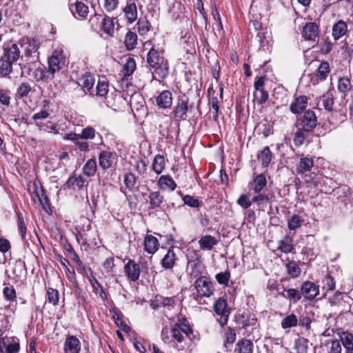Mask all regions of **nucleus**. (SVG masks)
Wrapping results in <instances>:
<instances>
[{"label": "nucleus", "mask_w": 353, "mask_h": 353, "mask_svg": "<svg viewBox=\"0 0 353 353\" xmlns=\"http://www.w3.org/2000/svg\"><path fill=\"white\" fill-rule=\"evenodd\" d=\"M47 296L49 303L56 305L59 303V294L57 290L49 288L47 290Z\"/></svg>", "instance_id": "13d9d810"}, {"label": "nucleus", "mask_w": 353, "mask_h": 353, "mask_svg": "<svg viewBox=\"0 0 353 353\" xmlns=\"http://www.w3.org/2000/svg\"><path fill=\"white\" fill-rule=\"evenodd\" d=\"M301 125L305 132H312L317 125V117L314 112L305 111L301 120Z\"/></svg>", "instance_id": "423d86ee"}, {"label": "nucleus", "mask_w": 353, "mask_h": 353, "mask_svg": "<svg viewBox=\"0 0 353 353\" xmlns=\"http://www.w3.org/2000/svg\"><path fill=\"white\" fill-rule=\"evenodd\" d=\"M35 196L37 198L41 205H42L43 210L48 213L50 214L51 212V209L50 207L48 199L46 194L43 192V189L38 190L36 188L34 191Z\"/></svg>", "instance_id": "473e14b6"}, {"label": "nucleus", "mask_w": 353, "mask_h": 353, "mask_svg": "<svg viewBox=\"0 0 353 353\" xmlns=\"http://www.w3.org/2000/svg\"><path fill=\"white\" fill-rule=\"evenodd\" d=\"M298 324V319L294 314H291L285 316L281 321V325L283 329L290 328L296 326Z\"/></svg>", "instance_id": "c03bdc74"}, {"label": "nucleus", "mask_w": 353, "mask_h": 353, "mask_svg": "<svg viewBox=\"0 0 353 353\" xmlns=\"http://www.w3.org/2000/svg\"><path fill=\"white\" fill-rule=\"evenodd\" d=\"M20 48L19 44L12 43L3 47V54L1 56L4 60H9L12 62L17 61L20 57Z\"/></svg>", "instance_id": "ddd939ff"}, {"label": "nucleus", "mask_w": 353, "mask_h": 353, "mask_svg": "<svg viewBox=\"0 0 353 353\" xmlns=\"http://www.w3.org/2000/svg\"><path fill=\"white\" fill-rule=\"evenodd\" d=\"M123 12L129 23H132L137 19V8L134 3H128L123 8Z\"/></svg>", "instance_id": "c85d7f7f"}, {"label": "nucleus", "mask_w": 353, "mask_h": 353, "mask_svg": "<svg viewBox=\"0 0 353 353\" xmlns=\"http://www.w3.org/2000/svg\"><path fill=\"white\" fill-rule=\"evenodd\" d=\"M102 28L105 33L112 36L114 32V23L113 19L105 16L103 19Z\"/></svg>", "instance_id": "de8ad7c7"}, {"label": "nucleus", "mask_w": 353, "mask_h": 353, "mask_svg": "<svg viewBox=\"0 0 353 353\" xmlns=\"http://www.w3.org/2000/svg\"><path fill=\"white\" fill-rule=\"evenodd\" d=\"M5 299L8 301H14L17 299L16 290L13 287L6 286L3 290Z\"/></svg>", "instance_id": "052dcab7"}, {"label": "nucleus", "mask_w": 353, "mask_h": 353, "mask_svg": "<svg viewBox=\"0 0 353 353\" xmlns=\"http://www.w3.org/2000/svg\"><path fill=\"white\" fill-rule=\"evenodd\" d=\"M266 80L265 76L257 77L254 83L253 101L260 105L265 103L269 98L268 92L264 88Z\"/></svg>", "instance_id": "f03ea898"}, {"label": "nucleus", "mask_w": 353, "mask_h": 353, "mask_svg": "<svg viewBox=\"0 0 353 353\" xmlns=\"http://www.w3.org/2000/svg\"><path fill=\"white\" fill-rule=\"evenodd\" d=\"M327 353H342V347L338 340H330L326 345Z\"/></svg>", "instance_id": "8fccbe9b"}, {"label": "nucleus", "mask_w": 353, "mask_h": 353, "mask_svg": "<svg viewBox=\"0 0 353 353\" xmlns=\"http://www.w3.org/2000/svg\"><path fill=\"white\" fill-rule=\"evenodd\" d=\"M19 344L12 339L0 337V353H17Z\"/></svg>", "instance_id": "2eb2a0df"}, {"label": "nucleus", "mask_w": 353, "mask_h": 353, "mask_svg": "<svg viewBox=\"0 0 353 353\" xmlns=\"http://www.w3.org/2000/svg\"><path fill=\"white\" fill-rule=\"evenodd\" d=\"M340 338L345 350H353V334L352 333L343 332Z\"/></svg>", "instance_id": "ea45409f"}, {"label": "nucleus", "mask_w": 353, "mask_h": 353, "mask_svg": "<svg viewBox=\"0 0 353 353\" xmlns=\"http://www.w3.org/2000/svg\"><path fill=\"white\" fill-rule=\"evenodd\" d=\"M254 344L250 340L241 339L234 348V353H253Z\"/></svg>", "instance_id": "a878e982"}, {"label": "nucleus", "mask_w": 353, "mask_h": 353, "mask_svg": "<svg viewBox=\"0 0 353 353\" xmlns=\"http://www.w3.org/2000/svg\"><path fill=\"white\" fill-rule=\"evenodd\" d=\"M136 180L137 178L134 174L127 173L124 176V184L128 189L132 190L136 183Z\"/></svg>", "instance_id": "0e129e2a"}, {"label": "nucleus", "mask_w": 353, "mask_h": 353, "mask_svg": "<svg viewBox=\"0 0 353 353\" xmlns=\"http://www.w3.org/2000/svg\"><path fill=\"white\" fill-rule=\"evenodd\" d=\"M63 139L65 140H70L73 141L75 146L79 149L81 152H88L90 150L89 143L83 141V139H81L77 133H68L66 134Z\"/></svg>", "instance_id": "6ab92c4d"}, {"label": "nucleus", "mask_w": 353, "mask_h": 353, "mask_svg": "<svg viewBox=\"0 0 353 353\" xmlns=\"http://www.w3.org/2000/svg\"><path fill=\"white\" fill-rule=\"evenodd\" d=\"M215 279L220 285L228 286L230 279V273L228 270L219 272L215 275Z\"/></svg>", "instance_id": "6e6d98bb"}, {"label": "nucleus", "mask_w": 353, "mask_h": 353, "mask_svg": "<svg viewBox=\"0 0 353 353\" xmlns=\"http://www.w3.org/2000/svg\"><path fill=\"white\" fill-rule=\"evenodd\" d=\"M156 301L158 303V306H170L174 303V300L172 297H157Z\"/></svg>", "instance_id": "338daca9"}, {"label": "nucleus", "mask_w": 353, "mask_h": 353, "mask_svg": "<svg viewBox=\"0 0 353 353\" xmlns=\"http://www.w3.org/2000/svg\"><path fill=\"white\" fill-rule=\"evenodd\" d=\"M272 153L268 146H266L263 150L258 154L259 159L261 161L263 166L269 165L272 161Z\"/></svg>", "instance_id": "49530a36"}, {"label": "nucleus", "mask_w": 353, "mask_h": 353, "mask_svg": "<svg viewBox=\"0 0 353 353\" xmlns=\"http://www.w3.org/2000/svg\"><path fill=\"white\" fill-rule=\"evenodd\" d=\"M159 108H170L172 105V94L169 90L162 91L156 98Z\"/></svg>", "instance_id": "aec40b11"}, {"label": "nucleus", "mask_w": 353, "mask_h": 353, "mask_svg": "<svg viewBox=\"0 0 353 353\" xmlns=\"http://www.w3.org/2000/svg\"><path fill=\"white\" fill-rule=\"evenodd\" d=\"M256 194V195L252 197V201L256 203L258 206H261L269 202V196L265 194L263 191Z\"/></svg>", "instance_id": "bf43d9fd"}, {"label": "nucleus", "mask_w": 353, "mask_h": 353, "mask_svg": "<svg viewBox=\"0 0 353 353\" xmlns=\"http://www.w3.org/2000/svg\"><path fill=\"white\" fill-rule=\"evenodd\" d=\"M124 43L128 50L134 49L137 44V35L136 33L128 31L125 34Z\"/></svg>", "instance_id": "a19ab883"}, {"label": "nucleus", "mask_w": 353, "mask_h": 353, "mask_svg": "<svg viewBox=\"0 0 353 353\" xmlns=\"http://www.w3.org/2000/svg\"><path fill=\"white\" fill-rule=\"evenodd\" d=\"M215 313L219 316L217 319L221 326H224L228 323V318L230 314V308L228 306L227 300L223 297L219 298L214 303L213 306Z\"/></svg>", "instance_id": "20e7f679"}, {"label": "nucleus", "mask_w": 353, "mask_h": 353, "mask_svg": "<svg viewBox=\"0 0 353 353\" xmlns=\"http://www.w3.org/2000/svg\"><path fill=\"white\" fill-rule=\"evenodd\" d=\"M258 134H262L263 137H268L272 132V125L266 119L261 121L255 128Z\"/></svg>", "instance_id": "bb28decb"}, {"label": "nucleus", "mask_w": 353, "mask_h": 353, "mask_svg": "<svg viewBox=\"0 0 353 353\" xmlns=\"http://www.w3.org/2000/svg\"><path fill=\"white\" fill-rule=\"evenodd\" d=\"M287 272L292 278H296L301 274L299 265L294 261H290L286 264Z\"/></svg>", "instance_id": "5fc2aeb1"}, {"label": "nucleus", "mask_w": 353, "mask_h": 353, "mask_svg": "<svg viewBox=\"0 0 353 353\" xmlns=\"http://www.w3.org/2000/svg\"><path fill=\"white\" fill-rule=\"evenodd\" d=\"M194 287L198 297L209 298L214 294V285L210 279L207 276L199 277L194 283Z\"/></svg>", "instance_id": "7ed1b4c3"}, {"label": "nucleus", "mask_w": 353, "mask_h": 353, "mask_svg": "<svg viewBox=\"0 0 353 353\" xmlns=\"http://www.w3.org/2000/svg\"><path fill=\"white\" fill-rule=\"evenodd\" d=\"M20 47L24 50L26 57H31L39 48L37 40L30 37H23L19 42Z\"/></svg>", "instance_id": "9d476101"}, {"label": "nucleus", "mask_w": 353, "mask_h": 353, "mask_svg": "<svg viewBox=\"0 0 353 353\" xmlns=\"http://www.w3.org/2000/svg\"><path fill=\"white\" fill-rule=\"evenodd\" d=\"M145 250L149 254H154L159 248L157 239L152 235H147L144 241Z\"/></svg>", "instance_id": "cd10ccee"}, {"label": "nucleus", "mask_w": 353, "mask_h": 353, "mask_svg": "<svg viewBox=\"0 0 353 353\" xmlns=\"http://www.w3.org/2000/svg\"><path fill=\"white\" fill-rule=\"evenodd\" d=\"M147 62L150 67L155 69L160 77L165 78L168 76V63L154 47L151 48L148 53Z\"/></svg>", "instance_id": "f257e3e1"}, {"label": "nucleus", "mask_w": 353, "mask_h": 353, "mask_svg": "<svg viewBox=\"0 0 353 353\" xmlns=\"http://www.w3.org/2000/svg\"><path fill=\"white\" fill-rule=\"evenodd\" d=\"M330 73V68L329 63L327 61H321L316 72L313 74L311 81L313 84H317L319 81H325L329 74Z\"/></svg>", "instance_id": "9b49d317"}, {"label": "nucleus", "mask_w": 353, "mask_h": 353, "mask_svg": "<svg viewBox=\"0 0 353 353\" xmlns=\"http://www.w3.org/2000/svg\"><path fill=\"white\" fill-rule=\"evenodd\" d=\"M218 242L216 237L212 235H204L199 239L198 243L201 250H211L217 245Z\"/></svg>", "instance_id": "5701e85b"}, {"label": "nucleus", "mask_w": 353, "mask_h": 353, "mask_svg": "<svg viewBox=\"0 0 353 353\" xmlns=\"http://www.w3.org/2000/svg\"><path fill=\"white\" fill-rule=\"evenodd\" d=\"M308 98L306 96L301 95L291 103L290 110L294 114H300L306 108Z\"/></svg>", "instance_id": "412c9836"}, {"label": "nucleus", "mask_w": 353, "mask_h": 353, "mask_svg": "<svg viewBox=\"0 0 353 353\" xmlns=\"http://www.w3.org/2000/svg\"><path fill=\"white\" fill-rule=\"evenodd\" d=\"M302 296L308 301H313L319 294V287L309 281H304L301 285Z\"/></svg>", "instance_id": "1a4fd4ad"}, {"label": "nucleus", "mask_w": 353, "mask_h": 353, "mask_svg": "<svg viewBox=\"0 0 353 353\" xmlns=\"http://www.w3.org/2000/svg\"><path fill=\"white\" fill-rule=\"evenodd\" d=\"M126 276L132 281H137L140 276V267L134 261L130 259L124 266Z\"/></svg>", "instance_id": "dca6fc26"}, {"label": "nucleus", "mask_w": 353, "mask_h": 353, "mask_svg": "<svg viewBox=\"0 0 353 353\" xmlns=\"http://www.w3.org/2000/svg\"><path fill=\"white\" fill-rule=\"evenodd\" d=\"M150 203L152 208L160 207L163 201V196L159 192H152L150 193Z\"/></svg>", "instance_id": "603ef678"}, {"label": "nucleus", "mask_w": 353, "mask_h": 353, "mask_svg": "<svg viewBox=\"0 0 353 353\" xmlns=\"http://www.w3.org/2000/svg\"><path fill=\"white\" fill-rule=\"evenodd\" d=\"M81 139H93L96 135V131L92 127H87L81 130L80 134H77Z\"/></svg>", "instance_id": "680f3d73"}, {"label": "nucleus", "mask_w": 353, "mask_h": 353, "mask_svg": "<svg viewBox=\"0 0 353 353\" xmlns=\"http://www.w3.org/2000/svg\"><path fill=\"white\" fill-rule=\"evenodd\" d=\"M65 65V57L62 52L54 51L52 56L48 58V71L52 76Z\"/></svg>", "instance_id": "39448f33"}, {"label": "nucleus", "mask_w": 353, "mask_h": 353, "mask_svg": "<svg viewBox=\"0 0 353 353\" xmlns=\"http://www.w3.org/2000/svg\"><path fill=\"white\" fill-rule=\"evenodd\" d=\"M338 90L341 93H347L352 88L350 79L347 77H340L338 79Z\"/></svg>", "instance_id": "79ce46f5"}, {"label": "nucleus", "mask_w": 353, "mask_h": 353, "mask_svg": "<svg viewBox=\"0 0 353 353\" xmlns=\"http://www.w3.org/2000/svg\"><path fill=\"white\" fill-rule=\"evenodd\" d=\"M236 337V334L235 330L228 327L225 331V343L232 344L235 341Z\"/></svg>", "instance_id": "774afa93"}, {"label": "nucleus", "mask_w": 353, "mask_h": 353, "mask_svg": "<svg viewBox=\"0 0 353 353\" xmlns=\"http://www.w3.org/2000/svg\"><path fill=\"white\" fill-rule=\"evenodd\" d=\"M294 143L296 146H300L303 144L305 140V131L303 128H299L294 134Z\"/></svg>", "instance_id": "e2e57ef3"}, {"label": "nucleus", "mask_w": 353, "mask_h": 353, "mask_svg": "<svg viewBox=\"0 0 353 353\" xmlns=\"http://www.w3.org/2000/svg\"><path fill=\"white\" fill-rule=\"evenodd\" d=\"M159 184L161 188L173 191L176 188V183L172 177L168 175H163L159 178Z\"/></svg>", "instance_id": "f704fd0d"}, {"label": "nucleus", "mask_w": 353, "mask_h": 353, "mask_svg": "<svg viewBox=\"0 0 353 353\" xmlns=\"http://www.w3.org/2000/svg\"><path fill=\"white\" fill-rule=\"evenodd\" d=\"M138 32L141 36L147 34L150 30V23L145 18H140L137 22Z\"/></svg>", "instance_id": "a18cd8bd"}, {"label": "nucleus", "mask_w": 353, "mask_h": 353, "mask_svg": "<svg viewBox=\"0 0 353 353\" xmlns=\"http://www.w3.org/2000/svg\"><path fill=\"white\" fill-rule=\"evenodd\" d=\"M117 160L116 152L103 150L99 155V164L100 168L107 170L113 166Z\"/></svg>", "instance_id": "6e6552de"}, {"label": "nucleus", "mask_w": 353, "mask_h": 353, "mask_svg": "<svg viewBox=\"0 0 353 353\" xmlns=\"http://www.w3.org/2000/svg\"><path fill=\"white\" fill-rule=\"evenodd\" d=\"M85 182V181L81 175H73L69 177L64 185L74 190H79L83 188Z\"/></svg>", "instance_id": "b1692460"}, {"label": "nucleus", "mask_w": 353, "mask_h": 353, "mask_svg": "<svg viewBox=\"0 0 353 353\" xmlns=\"http://www.w3.org/2000/svg\"><path fill=\"white\" fill-rule=\"evenodd\" d=\"M267 186V179L264 174H259L254 176L252 182L249 183L250 190H252L254 193H259L263 192Z\"/></svg>", "instance_id": "a211bd4d"}, {"label": "nucleus", "mask_w": 353, "mask_h": 353, "mask_svg": "<svg viewBox=\"0 0 353 353\" xmlns=\"http://www.w3.org/2000/svg\"><path fill=\"white\" fill-rule=\"evenodd\" d=\"M170 334L172 337L170 342L172 343V346L178 350H184L186 346V343L185 341V337L182 332H181L180 329L177 328V327H172L170 329Z\"/></svg>", "instance_id": "f8f14e48"}, {"label": "nucleus", "mask_w": 353, "mask_h": 353, "mask_svg": "<svg viewBox=\"0 0 353 353\" xmlns=\"http://www.w3.org/2000/svg\"><path fill=\"white\" fill-rule=\"evenodd\" d=\"M109 83L103 77L99 78L96 87V94L99 97H105L108 92Z\"/></svg>", "instance_id": "72a5a7b5"}, {"label": "nucleus", "mask_w": 353, "mask_h": 353, "mask_svg": "<svg viewBox=\"0 0 353 353\" xmlns=\"http://www.w3.org/2000/svg\"><path fill=\"white\" fill-rule=\"evenodd\" d=\"M63 350L65 353H79L81 343L75 336L69 335L65 340Z\"/></svg>", "instance_id": "f3484780"}, {"label": "nucleus", "mask_w": 353, "mask_h": 353, "mask_svg": "<svg viewBox=\"0 0 353 353\" xmlns=\"http://www.w3.org/2000/svg\"><path fill=\"white\" fill-rule=\"evenodd\" d=\"M165 161L163 155L157 154L154 157L152 162V170L157 174H161L165 168Z\"/></svg>", "instance_id": "58836bf2"}, {"label": "nucleus", "mask_w": 353, "mask_h": 353, "mask_svg": "<svg viewBox=\"0 0 353 353\" xmlns=\"http://www.w3.org/2000/svg\"><path fill=\"white\" fill-rule=\"evenodd\" d=\"M278 248L284 253H290L293 250L292 239L291 237L285 236L279 241Z\"/></svg>", "instance_id": "37998d69"}, {"label": "nucleus", "mask_w": 353, "mask_h": 353, "mask_svg": "<svg viewBox=\"0 0 353 353\" xmlns=\"http://www.w3.org/2000/svg\"><path fill=\"white\" fill-rule=\"evenodd\" d=\"M314 166L313 159L309 157H303L300 159L299 165L297 168L298 173H304L311 171Z\"/></svg>", "instance_id": "7c9ffc66"}, {"label": "nucleus", "mask_w": 353, "mask_h": 353, "mask_svg": "<svg viewBox=\"0 0 353 353\" xmlns=\"http://www.w3.org/2000/svg\"><path fill=\"white\" fill-rule=\"evenodd\" d=\"M73 8H74L76 12L81 18L85 19L88 16V7L83 2L77 1L74 4H71L70 9L72 12L74 10Z\"/></svg>", "instance_id": "4c0bfd02"}, {"label": "nucleus", "mask_w": 353, "mask_h": 353, "mask_svg": "<svg viewBox=\"0 0 353 353\" xmlns=\"http://www.w3.org/2000/svg\"><path fill=\"white\" fill-rule=\"evenodd\" d=\"M347 32V25L343 20H339L332 26V35L334 41H337L343 37Z\"/></svg>", "instance_id": "4be33fe9"}, {"label": "nucleus", "mask_w": 353, "mask_h": 353, "mask_svg": "<svg viewBox=\"0 0 353 353\" xmlns=\"http://www.w3.org/2000/svg\"><path fill=\"white\" fill-rule=\"evenodd\" d=\"M174 327H177V328L180 329L181 332L184 333L186 337L189 338L190 340L193 341L196 339V335L194 333L192 328L186 321H183V322L179 321L175 324Z\"/></svg>", "instance_id": "2f4dec72"}, {"label": "nucleus", "mask_w": 353, "mask_h": 353, "mask_svg": "<svg viewBox=\"0 0 353 353\" xmlns=\"http://www.w3.org/2000/svg\"><path fill=\"white\" fill-rule=\"evenodd\" d=\"M97 161L94 159H88L83 168V172L87 176H93L97 171Z\"/></svg>", "instance_id": "c9c22d12"}, {"label": "nucleus", "mask_w": 353, "mask_h": 353, "mask_svg": "<svg viewBox=\"0 0 353 353\" xmlns=\"http://www.w3.org/2000/svg\"><path fill=\"white\" fill-rule=\"evenodd\" d=\"M188 103L189 99L185 97H182L178 99L173 110L174 118L176 120H185L186 119L188 111Z\"/></svg>", "instance_id": "0eeeda50"}, {"label": "nucleus", "mask_w": 353, "mask_h": 353, "mask_svg": "<svg viewBox=\"0 0 353 353\" xmlns=\"http://www.w3.org/2000/svg\"><path fill=\"white\" fill-rule=\"evenodd\" d=\"M0 61L1 62L0 73L3 77H6L11 73L14 62L9 60H4L3 57H1Z\"/></svg>", "instance_id": "09e8293b"}, {"label": "nucleus", "mask_w": 353, "mask_h": 353, "mask_svg": "<svg viewBox=\"0 0 353 353\" xmlns=\"http://www.w3.org/2000/svg\"><path fill=\"white\" fill-rule=\"evenodd\" d=\"M137 67L136 61L133 58L128 57L123 65V74L125 77L130 76L135 70Z\"/></svg>", "instance_id": "3c124183"}, {"label": "nucleus", "mask_w": 353, "mask_h": 353, "mask_svg": "<svg viewBox=\"0 0 353 353\" xmlns=\"http://www.w3.org/2000/svg\"><path fill=\"white\" fill-rule=\"evenodd\" d=\"M303 220L298 215L292 216L288 221V225L290 230H295L301 226Z\"/></svg>", "instance_id": "4d7b16f0"}, {"label": "nucleus", "mask_w": 353, "mask_h": 353, "mask_svg": "<svg viewBox=\"0 0 353 353\" xmlns=\"http://www.w3.org/2000/svg\"><path fill=\"white\" fill-rule=\"evenodd\" d=\"M95 83L94 77L90 73H85L80 79L79 85H81L83 89L87 91L91 90Z\"/></svg>", "instance_id": "e433bc0d"}, {"label": "nucleus", "mask_w": 353, "mask_h": 353, "mask_svg": "<svg viewBox=\"0 0 353 353\" xmlns=\"http://www.w3.org/2000/svg\"><path fill=\"white\" fill-rule=\"evenodd\" d=\"M319 34V26L314 22L306 23L303 28L302 36L305 40L315 41Z\"/></svg>", "instance_id": "4468645a"}, {"label": "nucleus", "mask_w": 353, "mask_h": 353, "mask_svg": "<svg viewBox=\"0 0 353 353\" xmlns=\"http://www.w3.org/2000/svg\"><path fill=\"white\" fill-rule=\"evenodd\" d=\"M281 296L288 300L290 302L296 303L302 298L301 290L299 291L294 288L285 289L281 293Z\"/></svg>", "instance_id": "393cba45"}, {"label": "nucleus", "mask_w": 353, "mask_h": 353, "mask_svg": "<svg viewBox=\"0 0 353 353\" xmlns=\"http://www.w3.org/2000/svg\"><path fill=\"white\" fill-rule=\"evenodd\" d=\"M176 261V256L173 250H168L167 254L164 256L161 261L162 266L165 269H172Z\"/></svg>", "instance_id": "c756f323"}, {"label": "nucleus", "mask_w": 353, "mask_h": 353, "mask_svg": "<svg viewBox=\"0 0 353 353\" xmlns=\"http://www.w3.org/2000/svg\"><path fill=\"white\" fill-rule=\"evenodd\" d=\"M323 288L326 289L327 291H332L335 288V281L334 278L329 274L323 279Z\"/></svg>", "instance_id": "69168bd1"}, {"label": "nucleus", "mask_w": 353, "mask_h": 353, "mask_svg": "<svg viewBox=\"0 0 353 353\" xmlns=\"http://www.w3.org/2000/svg\"><path fill=\"white\" fill-rule=\"evenodd\" d=\"M31 91L32 87L28 83H21L17 89L16 96L19 98L26 97Z\"/></svg>", "instance_id": "864d4df0"}]
</instances>
